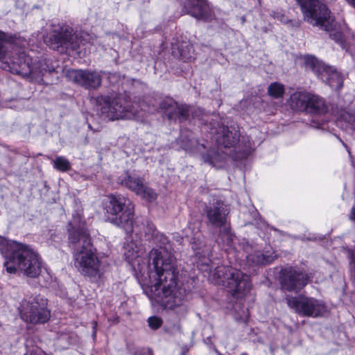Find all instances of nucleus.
Masks as SVG:
<instances>
[{
	"mask_svg": "<svg viewBox=\"0 0 355 355\" xmlns=\"http://www.w3.org/2000/svg\"><path fill=\"white\" fill-rule=\"evenodd\" d=\"M123 254L135 270L153 284L150 298L177 318H184L188 312L186 290L178 281L179 272L174 257L164 248L153 249L149 253L148 263L141 264L142 248L130 238L124 243Z\"/></svg>",
	"mask_w": 355,
	"mask_h": 355,
	"instance_id": "1",
	"label": "nucleus"
},
{
	"mask_svg": "<svg viewBox=\"0 0 355 355\" xmlns=\"http://www.w3.org/2000/svg\"><path fill=\"white\" fill-rule=\"evenodd\" d=\"M69 226V243L73 250L76 268L82 275L91 279L99 278L100 262L93 251L90 236L84 225L80 223V216L73 217Z\"/></svg>",
	"mask_w": 355,
	"mask_h": 355,
	"instance_id": "2",
	"label": "nucleus"
},
{
	"mask_svg": "<svg viewBox=\"0 0 355 355\" xmlns=\"http://www.w3.org/2000/svg\"><path fill=\"white\" fill-rule=\"evenodd\" d=\"M0 252L4 256V266L10 274L17 271L29 277H36L41 272L39 256L30 246L0 236Z\"/></svg>",
	"mask_w": 355,
	"mask_h": 355,
	"instance_id": "3",
	"label": "nucleus"
},
{
	"mask_svg": "<svg viewBox=\"0 0 355 355\" xmlns=\"http://www.w3.org/2000/svg\"><path fill=\"white\" fill-rule=\"evenodd\" d=\"M302 10L304 19L313 26L329 33L330 37L345 48L343 28L338 25L325 4L320 0H296Z\"/></svg>",
	"mask_w": 355,
	"mask_h": 355,
	"instance_id": "4",
	"label": "nucleus"
},
{
	"mask_svg": "<svg viewBox=\"0 0 355 355\" xmlns=\"http://www.w3.org/2000/svg\"><path fill=\"white\" fill-rule=\"evenodd\" d=\"M12 50L11 55L3 63V68L12 73L32 80L40 78L46 71L41 67V63H33L32 58L21 49H14L6 41V35L0 31V60Z\"/></svg>",
	"mask_w": 355,
	"mask_h": 355,
	"instance_id": "5",
	"label": "nucleus"
},
{
	"mask_svg": "<svg viewBox=\"0 0 355 355\" xmlns=\"http://www.w3.org/2000/svg\"><path fill=\"white\" fill-rule=\"evenodd\" d=\"M96 102L101 116L109 121L137 118L139 108L144 112L150 111L146 109L144 103L131 104L129 96L121 94L101 95L96 97Z\"/></svg>",
	"mask_w": 355,
	"mask_h": 355,
	"instance_id": "6",
	"label": "nucleus"
},
{
	"mask_svg": "<svg viewBox=\"0 0 355 355\" xmlns=\"http://www.w3.org/2000/svg\"><path fill=\"white\" fill-rule=\"evenodd\" d=\"M217 284L223 285L235 297H243L250 289L249 277L241 270L230 266H218L213 272Z\"/></svg>",
	"mask_w": 355,
	"mask_h": 355,
	"instance_id": "7",
	"label": "nucleus"
},
{
	"mask_svg": "<svg viewBox=\"0 0 355 355\" xmlns=\"http://www.w3.org/2000/svg\"><path fill=\"white\" fill-rule=\"evenodd\" d=\"M107 213L115 216L111 223L123 230H130V219L134 216V205L128 198L122 196H107L105 202Z\"/></svg>",
	"mask_w": 355,
	"mask_h": 355,
	"instance_id": "8",
	"label": "nucleus"
},
{
	"mask_svg": "<svg viewBox=\"0 0 355 355\" xmlns=\"http://www.w3.org/2000/svg\"><path fill=\"white\" fill-rule=\"evenodd\" d=\"M19 313L26 322L34 324L44 323L50 318L47 300L40 295L24 300L20 305Z\"/></svg>",
	"mask_w": 355,
	"mask_h": 355,
	"instance_id": "9",
	"label": "nucleus"
},
{
	"mask_svg": "<svg viewBox=\"0 0 355 355\" xmlns=\"http://www.w3.org/2000/svg\"><path fill=\"white\" fill-rule=\"evenodd\" d=\"M286 300L288 306L302 316L318 318L327 311L324 303L313 297L288 296Z\"/></svg>",
	"mask_w": 355,
	"mask_h": 355,
	"instance_id": "10",
	"label": "nucleus"
},
{
	"mask_svg": "<svg viewBox=\"0 0 355 355\" xmlns=\"http://www.w3.org/2000/svg\"><path fill=\"white\" fill-rule=\"evenodd\" d=\"M45 43L52 49H58L60 46L76 50L85 44L84 35L78 37L71 34L67 29L60 28L50 32L44 38Z\"/></svg>",
	"mask_w": 355,
	"mask_h": 355,
	"instance_id": "11",
	"label": "nucleus"
},
{
	"mask_svg": "<svg viewBox=\"0 0 355 355\" xmlns=\"http://www.w3.org/2000/svg\"><path fill=\"white\" fill-rule=\"evenodd\" d=\"M130 230H124L127 233H135L140 239L146 241H154L156 243H160V248L166 250V248L162 245L168 242L167 238L157 231L154 225L147 220L137 217L135 220L130 219Z\"/></svg>",
	"mask_w": 355,
	"mask_h": 355,
	"instance_id": "12",
	"label": "nucleus"
},
{
	"mask_svg": "<svg viewBox=\"0 0 355 355\" xmlns=\"http://www.w3.org/2000/svg\"><path fill=\"white\" fill-rule=\"evenodd\" d=\"M309 279L308 274L290 267L282 270L280 283L282 289L298 292L307 284Z\"/></svg>",
	"mask_w": 355,
	"mask_h": 355,
	"instance_id": "13",
	"label": "nucleus"
},
{
	"mask_svg": "<svg viewBox=\"0 0 355 355\" xmlns=\"http://www.w3.org/2000/svg\"><path fill=\"white\" fill-rule=\"evenodd\" d=\"M69 80L89 89H96L101 85L102 77L99 72L89 70L70 69L67 72Z\"/></svg>",
	"mask_w": 355,
	"mask_h": 355,
	"instance_id": "14",
	"label": "nucleus"
},
{
	"mask_svg": "<svg viewBox=\"0 0 355 355\" xmlns=\"http://www.w3.org/2000/svg\"><path fill=\"white\" fill-rule=\"evenodd\" d=\"M230 214L228 206L221 200H216L207 207L206 216L208 225L215 228L227 227V216Z\"/></svg>",
	"mask_w": 355,
	"mask_h": 355,
	"instance_id": "15",
	"label": "nucleus"
},
{
	"mask_svg": "<svg viewBox=\"0 0 355 355\" xmlns=\"http://www.w3.org/2000/svg\"><path fill=\"white\" fill-rule=\"evenodd\" d=\"M215 133L217 135L216 140L218 145L225 148L234 147L236 149L239 146H235L239 141V133L236 130H230L228 127L220 125L216 129Z\"/></svg>",
	"mask_w": 355,
	"mask_h": 355,
	"instance_id": "16",
	"label": "nucleus"
},
{
	"mask_svg": "<svg viewBox=\"0 0 355 355\" xmlns=\"http://www.w3.org/2000/svg\"><path fill=\"white\" fill-rule=\"evenodd\" d=\"M172 54L184 62L191 61L194 58L193 45L188 40L172 43Z\"/></svg>",
	"mask_w": 355,
	"mask_h": 355,
	"instance_id": "17",
	"label": "nucleus"
},
{
	"mask_svg": "<svg viewBox=\"0 0 355 355\" xmlns=\"http://www.w3.org/2000/svg\"><path fill=\"white\" fill-rule=\"evenodd\" d=\"M320 78L334 90L340 89L343 87V79L341 74L332 67L327 66Z\"/></svg>",
	"mask_w": 355,
	"mask_h": 355,
	"instance_id": "18",
	"label": "nucleus"
},
{
	"mask_svg": "<svg viewBox=\"0 0 355 355\" xmlns=\"http://www.w3.org/2000/svg\"><path fill=\"white\" fill-rule=\"evenodd\" d=\"M338 123L342 128L355 132V110L349 107L340 108L336 111Z\"/></svg>",
	"mask_w": 355,
	"mask_h": 355,
	"instance_id": "19",
	"label": "nucleus"
},
{
	"mask_svg": "<svg viewBox=\"0 0 355 355\" xmlns=\"http://www.w3.org/2000/svg\"><path fill=\"white\" fill-rule=\"evenodd\" d=\"M327 110V106L322 97L310 93L309 100L307 101V108L305 110L306 113L322 115L325 114Z\"/></svg>",
	"mask_w": 355,
	"mask_h": 355,
	"instance_id": "20",
	"label": "nucleus"
},
{
	"mask_svg": "<svg viewBox=\"0 0 355 355\" xmlns=\"http://www.w3.org/2000/svg\"><path fill=\"white\" fill-rule=\"evenodd\" d=\"M309 96V92H295L290 96L288 101V105L293 110L305 112Z\"/></svg>",
	"mask_w": 355,
	"mask_h": 355,
	"instance_id": "21",
	"label": "nucleus"
},
{
	"mask_svg": "<svg viewBox=\"0 0 355 355\" xmlns=\"http://www.w3.org/2000/svg\"><path fill=\"white\" fill-rule=\"evenodd\" d=\"M180 142L182 148L186 151L191 153H202V150L206 148L204 144H200L198 141L193 137L191 132L182 133Z\"/></svg>",
	"mask_w": 355,
	"mask_h": 355,
	"instance_id": "22",
	"label": "nucleus"
},
{
	"mask_svg": "<svg viewBox=\"0 0 355 355\" xmlns=\"http://www.w3.org/2000/svg\"><path fill=\"white\" fill-rule=\"evenodd\" d=\"M302 59L305 69L313 71L318 77L322 75L323 71L327 67V65L313 55H306L303 56Z\"/></svg>",
	"mask_w": 355,
	"mask_h": 355,
	"instance_id": "23",
	"label": "nucleus"
},
{
	"mask_svg": "<svg viewBox=\"0 0 355 355\" xmlns=\"http://www.w3.org/2000/svg\"><path fill=\"white\" fill-rule=\"evenodd\" d=\"M119 182L134 191L137 195L141 192V189L144 184L140 178L132 176L128 173H125L124 176L120 177L119 178Z\"/></svg>",
	"mask_w": 355,
	"mask_h": 355,
	"instance_id": "24",
	"label": "nucleus"
},
{
	"mask_svg": "<svg viewBox=\"0 0 355 355\" xmlns=\"http://www.w3.org/2000/svg\"><path fill=\"white\" fill-rule=\"evenodd\" d=\"M178 103L171 98H166L159 103V107L164 110L168 118L172 120L174 118L175 107Z\"/></svg>",
	"mask_w": 355,
	"mask_h": 355,
	"instance_id": "25",
	"label": "nucleus"
},
{
	"mask_svg": "<svg viewBox=\"0 0 355 355\" xmlns=\"http://www.w3.org/2000/svg\"><path fill=\"white\" fill-rule=\"evenodd\" d=\"M284 92V85L279 83L275 82L268 87V94L277 99L282 98Z\"/></svg>",
	"mask_w": 355,
	"mask_h": 355,
	"instance_id": "26",
	"label": "nucleus"
},
{
	"mask_svg": "<svg viewBox=\"0 0 355 355\" xmlns=\"http://www.w3.org/2000/svg\"><path fill=\"white\" fill-rule=\"evenodd\" d=\"M207 6L200 1H198L196 4L193 5L188 13L192 17L200 19L206 17Z\"/></svg>",
	"mask_w": 355,
	"mask_h": 355,
	"instance_id": "27",
	"label": "nucleus"
},
{
	"mask_svg": "<svg viewBox=\"0 0 355 355\" xmlns=\"http://www.w3.org/2000/svg\"><path fill=\"white\" fill-rule=\"evenodd\" d=\"M174 114V120H179L180 122L186 120L189 115L190 107L186 105H177Z\"/></svg>",
	"mask_w": 355,
	"mask_h": 355,
	"instance_id": "28",
	"label": "nucleus"
},
{
	"mask_svg": "<svg viewBox=\"0 0 355 355\" xmlns=\"http://www.w3.org/2000/svg\"><path fill=\"white\" fill-rule=\"evenodd\" d=\"M52 162L53 167L58 171L64 172L71 168L70 162L64 157L58 156Z\"/></svg>",
	"mask_w": 355,
	"mask_h": 355,
	"instance_id": "29",
	"label": "nucleus"
},
{
	"mask_svg": "<svg viewBox=\"0 0 355 355\" xmlns=\"http://www.w3.org/2000/svg\"><path fill=\"white\" fill-rule=\"evenodd\" d=\"M192 249L196 257L200 258L206 259L209 255V248L204 245V243L200 241L198 243L194 242L192 244Z\"/></svg>",
	"mask_w": 355,
	"mask_h": 355,
	"instance_id": "30",
	"label": "nucleus"
},
{
	"mask_svg": "<svg viewBox=\"0 0 355 355\" xmlns=\"http://www.w3.org/2000/svg\"><path fill=\"white\" fill-rule=\"evenodd\" d=\"M137 195L141 196L149 202L155 200L157 196L156 192L153 189L148 187L145 184H144L143 188H141V192Z\"/></svg>",
	"mask_w": 355,
	"mask_h": 355,
	"instance_id": "31",
	"label": "nucleus"
},
{
	"mask_svg": "<svg viewBox=\"0 0 355 355\" xmlns=\"http://www.w3.org/2000/svg\"><path fill=\"white\" fill-rule=\"evenodd\" d=\"M247 260L249 263L254 265L263 264L265 261V256L259 251H257L247 256Z\"/></svg>",
	"mask_w": 355,
	"mask_h": 355,
	"instance_id": "32",
	"label": "nucleus"
},
{
	"mask_svg": "<svg viewBox=\"0 0 355 355\" xmlns=\"http://www.w3.org/2000/svg\"><path fill=\"white\" fill-rule=\"evenodd\" d=\"M272 16L274 18L277 19L281 22L284 24H291L292 27L297 28L300 26V23L299 21L293 22L291 20H289L287 17H286L283 13L279 12H275L272 14Z\"/></svg>",
	"mask_w": 355,
	"mask_h": 355,
	"instance_id": "33",
	"label": "nucleus"
},
{
	"mask_svg": "<svg viewBox=\"0 0 355 355\" xmlns=\"http://www.w3.org/2000/svg\"><path fill=\"white\" fill-rule=\"evenodd\" d=\"M149 327L153 329H157L162 324V320L157 316L150 317L148 320Z\"/></svg>",
	"mask_w": 355,
	"mask_h": 355,
	"instance_id": "34",
	"label": "nucleus"
},
{
	"mask_svg": "<svg viewBox=\"0 0 355 355\" xmlns=\"http://www.w3.org/2000/svg\"><path fill=\"white\" fill-rule=\"evenodd\" d=\"M310 125L315 129L326 130L327 128V123L324 120H322L320 122H318L316 121L315 119H313L311 121Z\"/></svg>",
	"mask_w": 355,
	"mask_h": 355,
	"instance_id": "35",
	"label": "nucleus"
},
{
	"mask_svg": "<svg viewBox=\"0 0 355 355\" xmlns=\"http://www.w3.org/2000/svg\"><path fill=\"white\" fill-rule=\"evenodd\" d=\"M25 355H46L43 351L40 349H36L31 351L30 352L26 353Z\"/></svg>",
	"mask_w": 355,
	"mask_h": 355,
	"instance_id": "36",
	"label": "nucleus"
},
{
	"mask_svg": "<svg viewBox=\"0 0 355 355\" xmlns=\"http://www.w3.org/2000/svg\"><path fill=\"white\" fill-rule=\"evenodd\" d=\"M248 154H249V150H244L243 152L242 153H241V155L237 156V158L238 159L244 158V157H247L248 155Z\"/></svg>",
	"mask_w": 355,
	"mask_h": 355,
	"instance_id": "37",
	"label": "nucleus"
},
{
	"mask_svg": "<svg viewBox=\"0 0 355 355\" xmlns=\"http://www.w3.org/2000/svg\"><path fill=\"white\" fill-rule=\"evenodd\" d=\"M349 219L351 220L355 221V207H353L351 210V213L349 215Z\"/></svg>",
	"mask_w": 355,
	"mask_h": 355,
	"instance_id": "38",
	"label": "nucleus"
},
{
	"mask_svg": "<svg viewBox=\"0 0 355 355\" xmlns=\"http://www.w3.org/2000/svg\"><path fill=\"white\" fill-rule=\"evenodd\" d=\"M117 75L116 73H110L108 76V78L110 80V81H112V79H114L115 78H116Z\"/></svg>",
	"mask_w": 355,
	"mask_h": 355,
	"instance_id": "39",
	"label": "nucleus"
},
{
	"mask_svg": "<svg viewBox=\"0 0 355 355\" xmlns=\"http://www.w3.org/2000/svg\"><path fill=\"white\" fill-rule=\"evenodd\" d=\"M205 161L210 163L211 164H214V160H213L212 157H210V158L205 157Z\"/></svg>",
	"mask_w": 355,
	"mask_h": 355,
	"instance_id": "40",
	"label": "nucleus"
},
{
	"mask_svg": "<svg viewBox=\"0 0 355 355\" xmlns=\"http://www.w3.org/2000/svg\"><path fill=\"white\" fill-rule=\"evenodd\" d=\"M347 3L355 8V0H345Z\"/></svg>",
	"mask_w": 355,
	"mask_h": 355,
	"instance_id": "41",
	"label": "nucleus"
},
{
	"mask_svg": "<svg viewBox=\"0 0 355 355\" xmlns=\"http://www.w3.org/2000/svg\"><path fill=\"white\" fill-rule=\"evenodd\" d=\"M352 261L355 264V254L352 255Z\"/></svg>",
	"mask_w": 355,
	"mask_h": 355,
	"instance_id": "42",
	"label": "nucleus"
},
{
	"mask_svg": "<svg viewBox=\"0 0 355 355\" xmlns=\"http://www.w3.org/2000/svg\"><path fill=\"white\" fill-rule=\"evenodd\" d=\"M96 322H94V328H95V327H96Z\"/></svg>",
	"mask_w": 355,
	"mask_h": 355,
	"instance_id": "43",
	"label": "nucleus"
},
{
	"mask_svg": "<svg viewBox=\"0 0 355 355\" xmlns=\"http://www.w3.org/2000/svg\"><path fill=\"white\" fill-rule=\"evenodd\" d=\"M267 260H268V263L269 262V257L268 256V258H267Z\"/></svg>",
	"mask_w": 355,
	"mask_h": 355,
	"instance_id": "44",
	"label": "nucleus"
},
{
	"mask_svg": "<svg viewBox=\"0 0 355 355\" xmlns=\"http://www.w3.org/2000/svg\"><path fill=\"white\" fill-rule=\"evenodd\" d=\"M242 355H247V354H243Z\"/></svg>",
	"mask_w": 355,
	"mask_h": 355,
	"instance_id": "45",
	"label": "nucleus"
}]
</instances>
